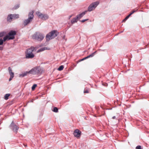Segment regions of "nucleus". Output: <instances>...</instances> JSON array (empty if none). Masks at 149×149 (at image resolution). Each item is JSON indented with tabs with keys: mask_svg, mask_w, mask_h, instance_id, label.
Masks as SVG:
<instances>
[{
	"mask_svg": "<svg viewBox=\"0 0 149 149\" xmlns=\"http://www.w3.org/2000/svg\"><path fill=\"white\" fill-rule=\"evenodd\" d=\"M72 15H70L68 17V18L69 19H70V18L72 17Z\"/></svg>",
	"mask_w": 149,
	"mask_h": 149,
	"instance_id": "2f4dec72",
	"label": "nucleus"
},
{
	"mask_svg": "<svg viewBox=\"0 0 149 149\" xmlns=\"http://www.w3.org/2000/svg\"><path fill=\"white\" fill-rule=\"evenodd\" d=\"M34 50V47H31L30 48L27 49L26 52L25 56L27 58H33L34 57V55L33 53V52Z\"/></svg>",
	"mask_w": 149,
	"mask_h": 149,
	"instance_id": "f03ea898",
	"label": "nucleus"
},
{
	"mask_svg": "<svg viewBox=\"0 0 149 149\" xmlns=\"http://www.w3.org/2000/svg\"><path fill=\"white\" fill-rule=\"evenodd\" d=\"M9 72L10 75V77H14V74L13 72H12V70L10 67L8 68Z\"/></svg>",
	"mask_w": 149,
	"mask_h": 149,
	"instance_id": "dca6fc26",
	"label": "nucleus"
},
{
	"mask_svg": "<svg viewBox=\"0 0 149 149\" xmlns=\"http://www.w3.org/2000/svg\"><path fill=\"white\" fill-rule=\"evenodd\" d=\"M49 18V16L47 14H44L42 17L41 18L42 20H45Z\"/></svg>",
	"mask_w": 149,
	"mask_h": 149,
	"instance_id": "2eb2a0df",
	"label": "nucleus"
},
{
	"mask_svg": "<svg viewBox=\"0 0 149 149\" xmlns=\"http://www.w3.org/2000/svg\"><path fill=\"white\" fill-rule=\"evenodd\" d=\"M64 67L63 65L60 66L58 69L59 71H61L63 69Z\"/></svg>",
	"mask_w": 149,
	"mask_h": 149,
	"instance_id": "412c9836",
	"label": "nucleus"
},
{
	"mask_svg": "<svg viewBox=\"0 0 149 149\" xmlns=\"http://www.w3.org/2000/svg\"><path fill=\"white\" fill-rule=\"evenodd\" d=\"M78 20L77 17L73 18L71 21V22L72 24H73L77 22Z\"/></svg>",
	"mask_w": 149,
	"mask_h": 149,
	"instance_id": "f3484780",
	"label": "nucleus"
},
{
	"mask_svg": "<svg viewBox=\"0 0 149 149\" xmlns=\"http://www.w3.org/2000/svg\"><path fill=\"white\" fill-rule=\"evenodd\" d=\"M87 58H86V57H85L84 58H83L82 59V60H84L85 59H87Z\"/></svg>",
	"mask_w": 149,
	"mask_h": 149,
	"instance_id": "473e14b6",
	"label": "nucleus"
},
{
	"mask_svg": "<svg viewBox=\"0 0 149 149\" xmlns=\"http://www.w3.org/2000/svg\"><path fill=\"white\" fill-rule=\"evenodd\" d=\"M84 93H89V90L88 89H85L84 91Z\"/></svg>",
	"mask_w": 149,
	"mask_h": 149,
	"instance_id": "cd10ccee",
	"label": "nucleus"
},
{
	"mask_svg": "<svg viewBox=\"0 0 149 149\" xmlns=\"http://www.w3.org/2000/svg\"><path fill=\"white\" fill-rule=\"evenodd\" d=\"M50 48L48 47H42L39 49L38 50L37 52L38 53L40 52H42L45 50H49Z\"/></svg>",
	"mask_w": 149,
	"mask_h": 149,
	"instance_id": "f8f14e48",
	"label": "nucleus"
},
{
	"mask_svg": "<svg viewBox=\"0 0 149 149\" xmlns=\"http://www.w3.org/2000/svg\"><path fill=\"white\" fill-rule=\"evenodd\" d=\"M137 10V9H134L132 10V11L130 13V14L129 15L130 16L132 15L134 12H136Z\"/></svg>",
	"mask_w": 149,
	"mask_h": 149,
	"instance_id": "4be33fe9",
	"label": "nucleus"
},
{
	"mask_svg": "<svg viewBox=\"0 0 149 149\" xmlns=\"http://www.w3.org/2000/svg\"><path fill=\"white\" fill-rule=\"evenodd\" d=\"M45 37L44 34L39 32H36L33 36V38L38 41L42 40Z\"/></svg>",
	"mask_w": 149,
	"mask_h": 149,
	"instance_id": "39448f33",
	"label": "nucleus"
},
{
	"mask_svg": "<svg viewBox=\"0 0 149 149\" xmlns=\"http://www.w3.org/2000/svg\"><path fill=\"white\" fill-rule=\"evenodd\" d=\"M86 11L83 12L81 13L78 15L76 16L78 19H79L83 17L86 14Z\"/></svg>",
	"mask_w": 149,
	"mask_h": 149,
	"instance_id": "9d476101",
	"label": "nucleus"
},
{
	"mask_svg": "<svg viewBox=\"0 0 149 149\" xmlns=\"http://www.w3.org/2000/svg\"><path fill=\"white\" fill-rule=\"evenodd\" d=\"M19 6H17V7L16 8H19Z\"/></svg>",
	"mask_w": 149,
	"mask_h": 149,
	"instance_id": "f704fd0d",
	"label": "nucleus"
},
{
	"mask_svg": "<svg viewBox=\"0 0 149 149\" xmlns=\"http://www.w3.org/2000/svg\"><path fill=\"white\" fill-rule=\"evenodd\" d=\"M16 34V31H11L8 33V35L4 37L3 40L2 39H0V45L3 44V42H5L7 40L13 39L15 38V36Z\"/></svg>",
	"mask_w": 149,
	"mask_h": 149,
	"instance_id": "f257e3e1",
	"label": "nucleus"
},
{
	"mask_svg": "<svg viewBox=\"0 0 149 149\" xmlns=\"http://www.w3.org/2000/svg\"><path fill=\"white\" fill-rule=\"evenodd\" d=\"M81 132L78 129L75 130L73 133L74 136L77 138H79L81 134Z\"/></svg>",
	"mask_w": 149,
	"mask_h": 149,
	"instance_id": "6e6552de",
	"label": "nucleus"
},
{
	"mask_svg": "<svg viewBox=\"0 0 149 149\" xmlns=\"http://www.w3.org/2000/svg\"><path fill=\"white\" fill-rule=\"evenodd\" d=\"M13 19L12 14H9L8 15L7 18V20L8 22H10L12 21Z\"/></svg>",
	"mask_w": 149,
	"mask_h": 149,
	"instance_id": "9b49d317",
	"label": "nucleus"
},
{
	"mask_svg": "<svg viewBox=\"0 0 149 149\" xmlns=\"http://www.w3.org/2000/svg\"><path fill=\"white\" fill-rule=\"evenodd\" d=\"M13 77H10V78L9 79V81H10L12 79H13Z\"/></svg>",
	"mask_w": 149,
	"mask_h": 149,
	"instance_id": "c756f323",
	"label": "nucleus"
},
{
	"mask_svg": "<svg viewBox=\"0 0 149 149\" xmlns=\"http://www.w3.org/2000/svg\"><path fill=\"white\" fill-rule=\"evenodd\" d=\"M63 39H65V40H66V39L65 38V36H63Z\"/></svg>",
	"mask_w": 149,
	"mask_h": 149,
	"instance_id": "7c9ffc66",
	"label": "nucleus"
},
{
	"mask_svg": "<svg viewBox=\"0 0 149 149\" xmlns=\"http://www.w3.org/2000/svg\"><path fill=\"white\" fill-rule=\"evenodd\" d=\"M13 19H15L18 18L19 17V15L18 14H12Z\"/></svg>",
	"mask_w": 149,
	"mask_h": 149,
	"instance_id": "a211bd4d",
	"label": "nucleus"
},
{
	"mask_svg": "<svg viewBox=\"0 0 149 149\" xmlns=\"http://www.w3.org/2000/svg\"><path fill=\"white\" fill-rule=\"evenodd\" d=\"M10 126L12 127L13 131L16 133H17V131L19 129V127L15 125L13 121L10 125Z\"/></svg>",
	"mask_w": 149,
	"mask_h": 149,
	"instance_id": "1a4fd4ad",
	"label": "nucleus"
},
{
	"mask_svg": "<svg viewBox=\"0 0 149 149\" xmlns=\"http://www.w3.org/2000/svg\"><path fill=\"white\" fill-rule=\"evenodd\" d=\"M115 118H116L115 116H114L112 117V118H113V119H114Z\"/></svg>",
	"mask_w": 149,
	"mask_h": 149,
	"instance_id": "72a5a7b5",
	"label": "nucleus"
},
{
	"mask_svg": "<svg viewBox=\"0 0 149 149\" xmlns=\"http://www.w3.org/2000/svg\"><path fill=\"white\" fill-rule=\"evenodd\" d=\"M136 149H142L141 147L140 146H138L136 147Z\"/></svg>",
	"mask_w": 149,
	"mask_h": 149,
	"instance_id": "bb28decb",
	"label": "nucleus"
},
{
	"mask_svg": "<svg viewBox=\"0 0 149 149\" xmlns=\"http://www.w3.org/2000/svg\"><path fill=\"white\" fill-rule=\"evenodd\" d=\"M10 94L7 93L5 95L4 99L6 100H7L8 99L9 97L10 96Z\"/></svg>",
	"mask_w": 149,
	"mask_h": 149,
	"instance_id": "6ab92c4d",
	"label": "nucleus"
},
{
	"mask_svg": "<svg viewBox=\"0 0 149 149\" xmlns=\"http://www.w3.org/2000/svg\"><path fill=\"white\" fill-rule=\"evenodd\" d=\"M58 33L56 31H52L47 34L46 37L47 41H49L56 37L58 35Z\"/></svg>",
	"mask_w": 149,
	"mask_h": 149,
	"instance_id": "7ed1b4c3",
	"label": "nucleus"
},
{
	"mask_svg": "<svg viewBox=\"0 0 149 149\" xmlns=\"http://www.w3.org/2000/svg\"><path fill=\"white\" fill-rule=\"evenodd\" d=\"M99 3V2L98 1L92 3L88 7V11L91 12L94 10Z\"/></svg>",
	"mask_w": 149,
	"mask_h": 149,
	"instance_id": "0eeeda50",
	"label": "nucleus"
},
{
	"mask_svg": "<svg viewBox=\"0 0 149 149\" xmlns=\"http://www.w3.org/2000/svg\"><path fill=\"white\" fill-rule=\"evenodd\" d=\"M96 52H93V53L91 54L90 55L87 56V57H86V58H90V57H93V56H94V55H95V53Z\"/></svg>",
	"mask_w": 149,
	"mask_h": 149,
	"instance_id": "aec40b11",
	"label": "nucleus"
},
{
	"mask_svg": "<svg viewBox=\"0 0 149 149\" xmlns=\"http://www.w3.org/2000/svg\"><path fill=\"white\" fill-rule=\"evenodd\" d=\"M37 85L36 84H34L32 87L31 89L32 90H34L36 87Z\"/></svg>",
	"mask_w": 149,
	"mask_h": 149,
	"instance_id": "393cba45",
	"label": "nucleus"
},
{
	"mask_svg": "<svg viewBox=\"0 0 149 149\" xmlns=\"http://www.w3.org/2000/svg\"><path fill=\"white\" fill-rule=\"evenodd\" d=\"M33 13L34 12L33 11L30 12L28 15V18L24 21L23 23L24 26L27 25L32 21L34 17Z\"/></svg>",
	"mask_w": 149,
	"mask_h": 149,
	"instance_id": "20e7f679",
	"label": "nucleus"
},
{
	"mask_svg": "<svg viewBox=\"0 0 149 149\" xmlns=\"http://www.w3.org/2000/svg\"><path fill=\"white\" fill-rule=\"evenodd\" d=\"M5 34V33L4 32H2L0 33V38L3 36Z\"/></svg>",
	"mask_w": 149,
	"mask_h": 149,
	"instance_id": "b1692460",
	"label": "nucleus"
},
{
	"mask_svg": "<svg viewBox=\"0 0 149 149\" xmlns=\"http://www.w3.org/2000/svg\"><path fill=\"white\" fill-rule=\"evenodd\" d=\"M36 14L40 18H41L42 17L44 14L39 11H37L36 12Z\"/></svg>",
	"mask_w": 149,
	"mask_h": 149,
	"instance_id": "4468645a",
	"label": "nucleus"
},
{
	"mask_svg": "<svg viewBox=\"0 0 149 149\" xmlns=\"http://www.w3.org/2000/svg\"><path fill=\"white\" fill-rule=\"evenodd\" d=\"M130 16L129 15L127 16L123 20V22H125L126 21Z\"/></svg>",
	"mask_w": 149,
	"mask_h": 149,
	"instance_id": "a878e982",
	"label": "nucleus"
},
{
	"mask_svg": "<svg viewBox=\"0 0 149 149\" xmlns=\"http://www.w3.org/2000/svg\"><path fill=\"white\" fill-rule=\"evenodd\" d=\"M88 20V19H83V20H81L80 21L82 22H84L85 21H86Z\"/></svg>",
	"mask_w": 149,
	"mask_h": 149,
	"instance_id": "c85d7f7f",
	"label": "nucleus"
},
{
	"mask_svg": "<svg viewBox=\"0 0 149 149\" xmlns=\"http://www.w3.org/2000/svg\"><path fill=\"white\" fill-rule=\"evenodd\" d=\"M29 74V71H26L24 72L21 74H19V76L20 77H23L26 76L28 74Z\"/></svg>",
	"mask_w": 149,
	"mask_h": 149,
	"instance_id": "ddd939ff",
	"label": "nucleus"
},
{
	"mask_svg": "<svg viewBox=\"0 0 149 149\" xmlns=\"http://www.w3.org/2000/svg\"><path fill=\"white\" fill-rule=\"evenodd\" d=\"M58 110V109L56 107H54L53 109L52 110L53 112H57Z\"/></svg>",
	"mask_w": 149,
	"mask_h": 149,
	"instance_id": "5701e85b",
	"label": "nucleus"
},
{
	"mask_svg": "<svg viewBox=\"0 0 149 149\" xmlns=\"http://www.w3.org/2000/svg\"><path fill=\"white\" fill-rule=\"evenodd\" d=\"M41 72V69L38 67H35L29 71V74H38Z\"/></svg>",
	"mask_w": 149,
	"mask_h": 149,
	"instance_id": "423d86ee",
	"label": "nucleus"
}]
</instances>
